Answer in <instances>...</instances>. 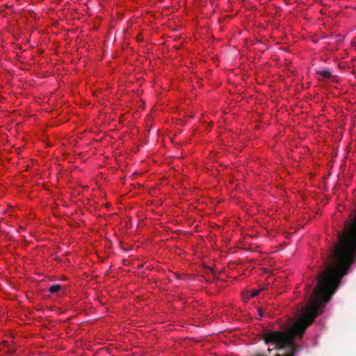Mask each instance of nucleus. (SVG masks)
I'll use <instances>...</instances> for the list:
<instances>
[{
  "label": "nucleus",
  "mask_w": 356,
  "mask_h": 356,
  "mask_svg": "<svg viewBox=\"0 0 356 356\" xmlns=\"http://www.w3.org/2000/svg\"><path fill=\"white\" fill-rule=\"evenodd\" d=\"M258 314L260 316H264V313L262 309H258Z\"/></svg>",
  "instance_id": "7ed1b4c3"
},
{
  "label": "nucleus",
  "mask_w": 356,
  "mask_h": 356,
  "mask_svg": "<svg viewBox=\"0 0 356 356\" xmlns=\"http://www.w3.org/2000/svg\"><path fill=\"white\" fill-rule=\"evenodd\" d=\"M317 74H318L320 76H323V78L332 79V81H335L336 79H337L334 75H332L331 71L328 70L318 71L317 72Z\"/></svg>",
  "instance_id": "f257e3e1"
},
{
  "label": "nucleus",
  "mask_w": 356,
  "mask_h": 356,
  "mask_svg": "<svg viewBox=\"0 0 356 356\" xmlns=\"http://www.w3.org/2000/svg\"><path fill=\"white\" fill-rule=\"evenodd\" d=\"M258 294H259V291H253V292L252 293L251 296H252V297H255V296H257Z\"/></svg>",
  "instance_id": "20e7f679"
},
{
  "label": "nucleus",
  "mask_w": 356,
  "mask_h": 356,
  "mask_svg": "<svg viewBox=\"0 0 356 356\" xmlns=\"http://www.w3.org/2000/svg\"><path fill=\"white\" fill-rule=\"evenodd\" d=\"M60 289H61L60 284H54L49 287V291L51 293H56L58 292L60 290Z\"/></svg>",
  "instance_id": "f03ea898"
}]
</instances>
